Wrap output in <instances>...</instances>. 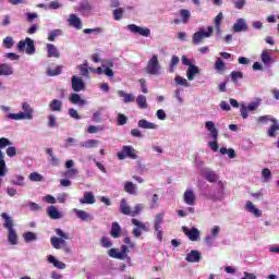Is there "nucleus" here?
<instances>
[{
    "mask_svg": "<svg viewBox=\"0 0 279 279\" xmlns=\"http://www.w3.org/2000/svg\"><path fill=\"white\" fill-rule=\"evenodd\" d=\"M88 62H85L84 65H80L78 69L81 71V75H83V77H88L89 72H88Z\"/></svg>",
    "mask_w": 279,
    "mask_h": 279,
    "instance_id": "54",
    "label": "nucleus"
},
{
    "mask_svg": "<svg viewBox=\"0 0 279 279\" xmlns=\"http://www.w3.org/2000/svg\"><path fill=\"white\" fill-rule=\"evenodd\" d=\"M185 260H187V263H199V260H202V253L193 250L186 255Z\"/></svg>",
    "mask_w": 279,
    "mask_h": 279,
    "instance_id": "15",
    "label": "nucleus"
},
{
    "mask_svg": "<svg viewBox=\"0 0 279 279\" xmlns=\"http://www.w3.org/2000/svg\"><path fill=\"white\" fill-rule=\"evenodd\" d=\"M46 154H48L49 161L51 162V165L57 167V165H59V162H60V159H58V157H56V155H53V148H46Z\"/></svg>",
    "mask_w": 279,
    "mask_h": 279,
    "instance_id": "32",
    "label": "nucleus"
},
{
    "mask_svg": "<svg viewBox=\"0 0 279 279\" xmlns=\"http://www.w3.org/2000/svg\"><path fill=\"white\" fill-rule=\"evenodd\" d=\"M13 74H14V70L12 69V65L8 63L0 64V76H8Z\"/></svg>",
    "mask_w": 279,
    "mask_h": 279,
    "instance_id": "22",
    "label": "nucleus"
},
{
    "mask_svg": "<svg viewBox=\"0 0 279 279\" xmlns=\"http://www.w3.org/2000/svg\"><path fill=\"white\" fill-rule=\"evenodd\" d=\"M10 145H12V142H10V140H8L7 137L0 138V149H3Z\"/></svg>",
    "mask_w": 279,
    "mask_h": 279,
    "instance_id": "58",
    "label": "nucleus"
},
{
    "mask_svg": "<svg viewBox=\"0 0 279 279\" xmlns=\"http://www.w3.org/2000/svg\"><path fill=\"white\" fill-rule=\"evenodd\" d=\"M22 110L24 111V113L31 116L29 121H32V119H34V109L32 108V106L28 102L22 104Z\"/></svg>",
    "mask_w": 279,
    "mask_h": 279,
    "instance_id": "38",
    "label": "nucleus"
},
{
    "mask_svg": "<svg viewBox=\"0 0 279 279\" xmlns=\"http://www.w3.org/2000/svg\"><path fill=\"white\" fill-rule=\"evenodd\" d=\"M262 62H264L267 65L271 64V54L269 53V51L264 50L262 52Z\"/></svg>",
    "mask_w": 279,
    "mask_h": 279,
    "instance_id": "50",
    "label": "nucleus"
},
{
    "mask_svg": "<svg viewBox=\"0 0 279 279\" xmlns=\"http://www.w3.org/2000/svg\"><path fill=\"white\" fill-rule=\"evenodd\" d=\"M38 239V236L36 235V233L28 231L26 233H24V241L26 243H32V241H36Z\"/></svg>",
    "mask_w": 279,
    "mask_h": 279,
    "instance_id": "48",
    "label": "nucleus"
},
{
    "mask_svg": "<svg viewBox=\"0 0 279 279\" xmlns=\"http://www.w3.org/2000/svg\"><path fill=\"white\" fill-rule=\"evenodd\" d=\"M205 128L210 132L213 138V142H208V147L211 148V151H219V131L215 126V122L207 121Z\"/></svg>",
    "mask_w": 279,
    "mask_h": 279,
    "instance_id": "3",
    "label": "nucleus"
},
{
    "mask_svg": "<svg viewBox=\"0 0 279 279\" xmlns=\"http://www.w3.org/2000/svg\"><path fill=\"white\" fill-rule=\"evenodd\" d=\"M183 199L187 206H195V192L193 190H186L183 194Z\"/></svg>",
    "mask_w": 279,
    "mask_h": 279,
    "instance_id": "13",
    "label": "nucleus"
},
{
    "mask_svg": "<svg viewBox=\"0 0 279 279\" xmlns=\"http://www.w3.org/2000/svg\"><path fill=\"white\" fill-rule=\"evenodd\" d=\"M48 106L51 112H62V108L64 107L62 100L56 98L52 99Z\"/></svg>",
    "mask_w": 279,
    "mask_h": 279,
    "instance_id": "14",
    "label": "nucleus"
},
{
    "mask_svg": "<svg viewBox=\"0 0 279 279\" xmlns=\"http://www.w3.org/2000/svg\"><path fill=\"white\" fill-rule=\"evenodd\" d=\"M119 160H125V158H131V160H137L138 155H136V150L131 145L123 146L122 150L117 154Z\"/></svg>",
    "mask_w": 279,
    "mask_h": 279,
    "instance_id": "6",
    "label": "nucleus"
},
{
    "mask_svg": "<svg viewBox=\"0 0 279 279\" xmlns=\"http://www.w3.org/2000/svg\"><path fill=\"white\" fill-rule=\"evenodd\" d=\"M73 211L75 213L77 219H81V221H88L89 219H93L90 214L86 213L85 210L74 208Z\"/></svg>",
    "mask_w": 279,
    "mask_h": 279,
    "instance_id": "24",
    "label": "nucleus"
},
{
    "mask_svg": "<svg viewBox=\"0 0 279 279\" xmlns=\"http://www.w3.org/2000/svg\"><path fill=\"white\" fill-rule=\"evenodd\" d=\"M272 119H276V118H272L271 116H260V117L257 119V123L267 124V123H269V121H270V123H271V120H272Z\"/></svg>",
    "mask_w": 279,
    "mask_h": 279,
    "instance_id": "53",
    "label": "nucleus"
},
{
    "mask_svg": "<svg viewBox=\"0 0 279 279\" xmlns=\"http://www.w3.org/2000/svg\"><path fill=\"white\" fill-rule=\"evenodd\" d=\"M230 75L233 84H239V80H243V72L232 71Z\"/></svg>",
    "mask_w": 279,
    "mask_h": 279,
    "instance_id": "44",
    "label": "nucleus"
},
{
    "mask_svg": "<svg viewBox=\"0 0 279 279\" xmlns=\"http://www.w3.org/2000/svg\"><path fill=\"white\" fill-rule=\"evenodd\" d=\"M48 8L50 10H60V8H62V4L58 1H51Z\"/></svg>",
    "mask_w": 279,
    "mask_h": 279,
    "instance_id": "62",
    "label": "nucleus"
},
{
    "mask_svg": "<svg viewBox=\"0 0 279 279\" xmlns=\"http://www.w3.org/2000/svg\"><path fill=\"white\" fill-rule=\"evenodd\" d=\"M145 208L142 204H137L134 207V210H132V217H136V215H141V210Z\"/></svg>",
    "mask_w": 279,
    "mask_h": 279,
    "instance_id": "59",
    "label": "nucleus"
},
{
    "mask_svg": "<svg viewBox=\"0 0 279 279\" xmlns=\"http://www.w3.org/2000/svg\"><path fill=\"white\" fill-rule=\"evenodd\" d=\"M145 71L149 75H160V61H158V54H153L148 60Z\"/></svg>",
    "mask_w": 279,
    "mask_h": 279,
    "instance_id": "5",
    "label": "nucleus"
},
{
    "mask_svg": "<svg viewBox=\"0 0 279 279\" xmlns=\"http://www.w3.org/2000/svg\"><path fill=\"white\" fill-rule=\"evenodd\" d=\"M5 154L0 150V177L3 178L5 175Z\"/></svg>",
    "mask_w": 279,
    "mask_h": 279,
    "instance_id": "36",
    "label": "nucleus"
},
{
    "mask_svg": "<svg viewBox=\"0 0 279 279\" xmlns=\"http://www.w3.org/2000/svg\"><path fill=\"white\" fill-rule=\"evenodd\" d=\"M99 145L98 140H89L86 142H82L80 144V147H85V149H93V147H97Z\"/></svg>",
    "mask_w": 279,
    "mask_h": 279,
    "instance_id": "31",
    "label": "nucleus"
},
{
    "mask_svg": "<svg viewBox=\"0 0 279 279\" xmlns=\"http://www.w3.org/2000/svg\"><path fill=\"white\" fill-rule=\"evenodd\" d=\"M2 45L5 49H12V47H14V39H12L10 36H7L3 39Z\"/></svg>",
    "mask_w": 279,
    "mask_h": 279,
    "instance_id": "51",
    "label": "nucleus"
},
{
    "mask_svg": "<svg viewBox=\"0 0 279 279\" xmlns=\"http://www.w3.org/2000/svg\"><path fill=\"white\" fill-rule=\"evenodd\" d=\"M28 178L31 182H43L45 180V177L38 172H32Z\"/></svg>",
    "mask_w": 279,
    "mask_h": 279,
    "instance_id": "49",
    "label": "nucleus"
},
{
    "mask_svg": "<svg viewBox=\"0 0 279 279\" xmlns=\"http://www.w3.org/2000/svg\"><path fill=\"white\" fill-rule=\"evenodd\" d=\"M246 210H248V213H253L256 217H263V211L256 208L252 201L246 202Z\"/></svg>",
    "mask_w": 279,
    "mask_h": 279,
    "instance_id": "27",
    "label": "nucleus"
},
{
    "mask_svg": "<svg viewBox=\"0 0 279 279\" xmlns=\"http://www.w3.org/2000/svg\"><path fill=\"white\" fill-rule=\"evenodd\" d=\"M165 222V213H159L155 216L154 230L157 232L158 241H162V223Z\"/></svg>",
    "mask_w": 279,
    "mask_h": 279,
    "instance_id": "8",
    "label": "nucleus"
},
{
    "mask_svg": "<svg viewBox=\"0 0 279 279\" xmlns=\"http://www.w3.org/2000/svg\"><path fill=\"white\" fill-rule=\"evenodd\" d=\"M69 23L71 27H75V29H82V20L77 17V15L71 14L69 19Z\"/></svg>",
    "mask_w": 279,
    "mask_h": 279,
    "instance_id": "23",
    "label": "nucleus"
},
{
    "mask_svg": "<svg viewBox=\"0 0 279 279\" xmlns=\"http://www.w3.org/2000/svg\"><path fill=\"white\" fill-rule=\"evenodd\" d=\"M93 10V7L90 5V2L88 0H83L78 5V12H90Z\"/></svg>",
    "mask_w": 279,
    "mask_h": 279,
    "instance_id": "35",
    "label": "nucleus"
},
{
    "mask_svg": "<svg viewBox=\"0 0 279 279\" xmlns=\"http://www.w3.org/2000/svg\"><path fill=\"white\" fill-rule=\"evenodd\" d=\"M128 123V117L123 113H118V125H125Z\"/></svg>",
    "mask_w": 279,
    "mask_h": 279,
    "instance_id": "56",
    "label": "nucleus"
},
{
    "mask_svg": "<svg viewBox=\"0 0 279 279\" xmlns=\"http://www.w3.org/2000/svg\"><path fill=\"white\" fill-rule=\"evenodd\" d=\"M125 13V9L118 8L113 10V19L114 21H121L123 19V14Z\"/></svg>",
    "mask_w": 279,
    "mask_h": 279,
    "instance_id": "45",
    "label": "nucleus"
},
{
    "mask_svg": "<svg viewBox=\"0 0 279 279\" xmlns=\"http://www.w3.org/2000/svg\"><path fill=\"white\" fill-rule=\"evenodd\" d=\"M120 213L122 215L132 217V208H130V205H128V201H125V198H122L120 202Z\"/></svg>",
    "mask_w": 279,
    "mask_h": 279,
    "instance_id": "21",
    "label": "nucleus"
},
{
    "mask_svg": "<svg viewBox=\"0 0 279 279\" xmlns=\"http://www.w3.org/2000/svg\"><path fill=\"white\" fill-rule=\"evenodd\" d=\"M140 84H141L142 93H144V95H147V93H149L147 90V81H145V78H140Z\"/></svg>",
    "mask_w": 279,
    "mask_h": 279,
    "instance_id": "61",
    "label": "nucleus"
},
{
    "mask_svg": "<svg viewBox=\"0 0 279 279\" xmlns=\"http://www.w3.org/2000/svg\"><path fill=\"white\" fill-rule=\"evenodd\" d=\"M126 29H130L132 34H140V36H144L145 38H149L151 36V31L149 28H143L136 24H129Z\"/></svg>",
    "mask_w": 279,
    "mask_h": 279,
    "instance_id": "9",
    "label": "nucleus"
},
{
    "mask_svg": "<svg viewBox=\"0 0 279 279\" xmlns=\"http://www.w3.org/2000/svg\"><path fill=\"white\" fill-rule=\"evenodd\" d=\"M180 16H181V22L186 25V23H189V20L191 19V11L186 10V9H181L180 10Z\"/></svg>",
    "mask_w": 279,
    "mask_h": 279,
    "instance_id": "37",
    "label": "nucleus"
},
{
    "mask_svg": "<svg viewBox=\"0 0 279 279\" xmlns=\"http://www.w3.org/2000/svg\"><path fill=\"white\" fill-rule=\"evenodd\" d=\"M25 45H26V53L28 56L36 53V46L34 45V40H32V38L29 37H26L25 40L19 41L17 51H25Z\"/></svg>",
    "mask_w": 279,
    "mask_h": 279,
    "instance_id": "7",
    "label": "nucleus"
},
{
    "mask_svg": "<svg viewBox=\"0 0 279 279\" xmlns=\"http://www.w3.org/2000/svg\"><path fill=\"white\" fill-rule=\"evenodd\" d=\"M110 234L112 239H119V236H121V226L119 222H112Z\"/></svg>",
    "mask_w": 279,
    "mask_h": 279,
    "instance_id": "26",
    "label": "nucleus"
},
{
    "mask_svg": "<svg viewBox=\"0 0 279 279\" xmlns=\"http://www.w3.org/2000/svg\"><path fill=\"white\" fill-rule=\"evenodd\" d=\"M101 245L102 247H112V242H110V239L104 236L101 238Z\"/></svg>",
    "mask_w": 279,
    "mask_h": 279,
    "instance_id": "63",
    "label": "nucleus"
},
{
    "mask_svg": "<svg viewBox=\"0 0 279 279\" xmlns=\"http://www.w3.org/2000/svg\"><path fill=\"white\" fill-rule=\"evenodd\" d=\"M72 90H74V93H82V90H86V83H84L82 77L76 75L72 76Z\"/></svg>",
    "mask_w": 279,
    "mask_h": 279,
    "instance_id": "10",
    "label": "nucleus"
},
{
    "mask_svg": "<svg viewBox=\"0 0 279 279\" xmlns=\"http://www.w3.org/2000/svg\"><path fill=\"white\" fill-rule=\"evenodd\" d=\"M138 128H142V130H157L158 124L154 122H149L145 119H142L137 122Z\"/></svg>",
    "mask_w": 279,
    "mask_h": 279,
    "instance_id": "17",
    "label": "nucleus"
},
{
    "mask_svg": "<svg viewBox=\"0 0 279 279\" xmlns=\"http://www.w3.org/2000/svg\"><path fill=\"white\" fill-rule=\"evenodd\" d=\"M80 204H95L93 192H85L83 198H80Z\"/></svg>",
    "mask_w": 279,
    "mask_h": 279,
    "instance_id": "25",
    "label": "nucleus"
},
{
    "mask_svg": "<svg viewBox=\"0 0 279 279\" xmlns=\"http://www.w3.org/2000/svg\"><path fill=\"white\" fill-rule=\"evenodd\" d=\"M58 122L56 121V116L50 114L48 116V128H57Z\"/></svg>",
    "mask_w": 279,
    "mask_h": 279,
    "instance_id": "55",
    "label": "nucleus"
},
{
    "mask_svg": "<svg viewBox=\"0 0 279 279\" xmlns=\"http://www.w3.org/2000/svg\"><path fill=\"white\" fill-rule=\"evenodd\" d=\"M132 223H133V226L137 227V228L133 229V231H132L133 236H135L136 239H138V236H141V234H142L141 230H144V232H149V229L147 228V226H145V223L141 222L138 219L133 218Z\"/></svg>",
    "mask_w": 279,
    "mask_h": 279,
    "instance_id": "11",
    "label": "nucleus"
},
{
    "mask_svg": "<svg viewBox=\"0 0 279 279\" xmlns=\"http://www.w3.org/2000/svg\"><path fill=\"white\" fill-rule=\"evenodd\" d=\"M157 119H159V121H165V119H167V113L165 112V110H157Z\"/></svg>",
    "mask_w": 279,
    "mask_h": 279,
    "instance_id": "64",
    "label": "nucleus"
},
{
    "mask_svg": "<svg viewBox=\"0 0 279 279\" xmlns=\"http://www.w3.org/2000/svg\"><path fill=\"white\" fill-rule=\"evenodd\" d=\"M136 104L142 110L147 109V97H145L144 95H138L136 98Z\"/></svg>",
    "mask_w": 279,
    "mask_h": 279,
    "instance_id": "34",
    "label": "nucleus"
},
{
    "mask_svg": "<svg viewBox=\"0 0 279 279\" xmlns=\"http://www.w3.org/2000/svg\"><path fill=\"white\" fill-rule=\"evenodd\" d=\"M69 116L72 118V119H76V121H80V119H82V117L80 116V113H77V110L71 108L69 109Z\"/></svg>",
    "mask_w": 279,
    "mask_h": 279,
    "instance_id": "57",
    "label": "nucleus"
},
{
    "mask_svg": "<svg viewBox=\"0 0 279 279\" xmlns=\"http://www.w3.org/2000/svg\"><path fill=\"white\" fill-rule=\"evenodd\" d=\"M1 217L4 221L3 228L8 230V242L10 245H17L19 234H16V230H14V220H12V217H10L8 213H2Z\"/></svg>",
    "mask_w": 279,
    "mask_h": 279,
    "instance_id": "1",
    "label": "nucleus"
},
{
    "mask_svg": "<svg viewBox=\"0 0 279 279\" xmlns=\"http://www.w3.org/2000/svg\"><path fill=\"white\" fill-rule=\"evenodd\" d=\"M124 191L125 193H129V195H136V184H133L132 182L128 181L124 183Z\"/></svg>",
    "mask_w": 279,
    "mask_h": 279,
    "instance_id": "30",
    "label": "nucleus"
},
{
    "mask_svg": "<svg viewBox=\"0 0 279 279\" xmlns=\"http://www.w3.org/2000/svg\"><path fill=\"white\" fill-rule=\"evenodd\" d=\"M195 75H199V66L195 64L190 65L186 71L189 82H193V80H195Z\"/></svg>",
    "mask_w": 279,
    "mask_h": 279,
    "instance_id": "16",
    "label": "nucleus"
},
{
    "mask_svg": "<svg viewBox=\"0 0 279 279\" xmlns=\"http://www.w3.org/2000/svg\"><path fill=\"white\" fill-rule=\"evenodd\" d=\"M7 156H9V158H14V156H16V147L10 146L7 148Z\"/></svg>",
    "mask_w": 279,
    "mask_h": 279,
    "instance_id": "60",
    "label": "nucleus"
},
{
    "mask_svg": "<svg viewBox=\"0 0 279 279\" xmlns=\"http://www.w3.org/2000/svg\"><path fill=\"white\" fill-rule=\"evenodd\" d=\"M178 64H180V58L173 54L169 64V73H175Z\"/></svg>",
    "mask_w": 279,
    "mask_h": 279,
    "instance_id": "29",
    "label": "nucleus"
},
{
    "mask_svg": "<svg viewBox=\"0 0 279 279\" xmlns=\"http://www.w3.org/2000/svg\"><path fill=\"white\" fill-rule=\"evenodd\" d=\"M174 82L175 84H178V86H184L185 88H189L191 86V84H189V81H186V78L182 76H175Z\"/></svg>",
    "mask_w": 279,
    "mask_h": 279,
    "instance_id": "46",
    "label": "nucleus"
},
{
    "mask_svg": "<svg viewBox=\"0 0 279 279\" xmlns=\"http://www.w3.org/2000/svg\"><path fill=\"white\" fill-rule=\"evenodd\" d=\"M233 32H247V23H245V20L239 19L236 23L233 25Z\"/></svg>",
    "mask_w": 279,
    "mask_h": 279,
    "instance_id": "19",
    "label": "nucleus"
},
{
    "mask_svg": "<svg viewBox=\"0 0 279 279\" xmlns=\"http://www.w3.org/2000/svg\"><path fill=\"white\" fill-rule=\"evenodd\" d=\"M205 180H207V182L215 183L217 180H219V177L217 175V172L209 171L205 174Z\"/></svg>",
    "mask_w": 279,
    "mask_h": 279,
    "instance_id": "41",
    "label": "nucleus"
},
{
    "mask_svg": "<svg viewBox=\"0 0 279 279\" xmlns=\"http://www.w3.org/2000/svg\"><path fill=\"white\" fill-rule=\"evenodd\" d=\"M221 21H223V13H218V16L215 17L214 23L216 25V31L218 34H221Z\"/></svg>",
    "mask_w": 279,
    "mask_h": 279,
    "instance_id": "40",
    "label": "nucleus"
},
{
    "mask_svg": "<svg viewBox=\"0 0 279 279\" xmlns=\"http://www.w3.org/2000/svg\"><path fill=\"white\" fill-rule=\"evenodd\" d=\"M118 95L119 97H123L124 104H132V101H134V95L128 94L124 90H119Z\"/></svg>",
    "mask_w": 279,
    "mask_h": 279,
    "instance_id": "33",
    "label": "nucleus"
},
{
    "mask_svg": "<svg viewBox=\"0 0 279 279\" xmlns=\"http://www.w3.org/2000/svg\"><path fill=\"white\" fill-rule=\"evenodd\" d=\"M109 256L111 258H119V259H121V258H123V253H120L119 251H117V248H110L109 250Z\"/></svg>",
    "mask_w": 279,
    "mask_h": 279,
    "instance_id": "52",
    "label": "nucleus"
},
{
    "mask_svg": "<svg viewBox=\"0 0 279 279\" xmlns=\"http://www.w3.org/2000/svg\"><path fill=\"white\" fill-rule=\"evenodd\" d=\"M62 69H63L62 65H58L56 69H48L47 75H49V77H56V75H61Z\"/></svg>",
    "mask_w": 279,
    "mask_h": 279,
    "instance_id": "39",
    "label": "nucleus"
},
{
    "mask_svg": "<svg viewBox=\"0 0 279 279\" xmlns=\"http://www.w3.org/2000/svg\"><path fill=\"white\" fill-rule=\"evenodd\" d=\"M69 100L74 106H86V100L82 99L80 94H71Z\"/></svg>",
    "mask_w": 279,
    "mask_h": 279,
    "instance_id": "18",
    "label": "nucleus"
},
{
    "mask_svg": "<svg viewBox=\"0 0 279 279\" xmlns=\"http://www.w3.org/2000/svg\"><path fill=\"white\" fill-rule=\"evenodd\" d=\"M182 230L190 241H197L199 239V230L197 228L189 229L187 227H182Z\"/></svg>",
    "mask_w": 279,
    "mask_h": 279,
    "instance_id": "12",
    "label": "nucleus"
},
{
    "mask_svg": "<svg viewBox=\"0 0 279 279\" xmlns=\"http://www.w3.org/2000/svg\"><path fill=\"white\" fill-rule=\"evenodd\" d=\"M48 58H60V52L53 44H47Z\"/></svg>",
    "mask_w": 279,
    "mask_h": 279,
    "instance_id": "28",
    "label": "nucleus"
},
{
    "mask_svg": "<svg viewBox=\"0 0 279 279\" xmlns=\"http://www.w3.org/2000/svg\"><path fill=\"white\" fill-rule=\"evenodd\" d=\"M214 28L213 26L207 27V32L204 28H201L196 33L193 34L192 43L193 45H202L204 43V38H210L213 36Z\"/></svg>",
    "mask_w": 279,
    "mask_h": 279,
    "instance_id": "4",
    "label": "nucleus"
},
{
    "mask_svg": "<svg viewBox=\"0 0 279 279\" xmlns=\"http://www.w3.org/2000/svg\"><path fill=\"white\" fill-rule=\"evenodd\" d=\"M77 173H80V171H77V169L70 168L65 172H63V178L73 179V178L77 177Z\"/></svg>",
    "mask_w": 279,
    "mask_h": 279,
    "instance_id": "43",
    "label": "nucleus"
},
{
    "mask_svg": "<svg viewBox=\"0 0 279 279\" xmlns=\"http://www.w3.org/2000/svg\"><path fill=\"white\" fill-rule=\"evenodd\" d=\"M215 69L216 71H219V73H223V71H226V63L223 62V60L218 58L215 62Z\"/></svg>",
    "mask_w": 279,
    "mask_h": 279,
    "instance_id": "47",
    "label": "nucleus"
},
{
    "mask_svg": "<svg viewBox=\"0 0 279 279\" xmlns=\"http://www.w3.org/2000/svg\"><path fill=\"white\" fill-rule=\"evenodd\" d=\"M58 36H62V29H53L52 32H50L48 35V40L50 43H54Z\"/></svg>",
    "mask_w": 279,
    "mask_h": 279,
    "instance_id": "42",
    "label": "nucleus"
},
{
    "mask_svg": "<svg viewBox=\"0 0 279 279\" xmlns=\"http://www.w3.org/2000/svg\"><path fill=\"white\" fill-rule=\"evenodd\" d=\"M47 215L50 219H62V214L56 208V206H49L47 208Z\"/></svg>",
    "mask_w": 279,
    "mask_h": 279,
    "instance_id": "20",
    "label": "nucleus"
},
{
    "mask_svg": "<svg viewBox=\"0 0 279 279\" xmlns=\"http://www.w3.org/2000/svg\"><path fill=\"white\" fill-rule=\"evenodd\" d=\"M54 232L60 238L52 236L50 239V243H51L52 247H54V250H62V247L68 245L66 241H69L71 239V235H69V233H64V231H62V229H56Z\"/></svg>",
    "mask_w": 279,
    "mask_h": 279,
    "instance_id": "2",
    "label": "nucleus"
}]
</instances>
